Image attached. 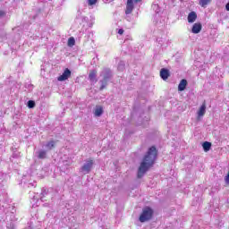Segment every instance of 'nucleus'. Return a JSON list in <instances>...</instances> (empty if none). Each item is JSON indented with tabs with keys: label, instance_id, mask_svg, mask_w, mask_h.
I'll list each match as a JSON object with an SVG mask.
<instances>
[{
	"label": "nucleus",
	"instance_id": "obj_2",
	"mask_svg": "<svg viewBox=\"0 0 229 229\" xmlns=\"http://www.w3.org/2000/svg\"><path fill=\"white\" fill-rule=\"evenodd\" d=\"M100 76L102 80L99 81V83H101L99 90H105V89L108 87V82L112 80V78H114V74L112 73V70L105 68L100 72Z\"/></svg>",
	"mask_w": 229,
	"mask_h": 229
},
{
	"label": "nucleus",
	"instance_id": "obj_13",
	"mask_svg": "<svg viewBox=\"0 0 229 229\" xmlns=\"http://www.w3.org/2000/svg\"><path fill=\"white\" fill-rule=\"evenodd\" d=\"M196 19H198V14L196 12H191L188 14V22L192 23L196 21Z\"/></svg>",
	"mask_w": 229,
	"mask_h": 229
},
{
	"label": "nucleus",
	"instance_id": "obj_16",
	"mask_svg": "<svg viewBox=\"0 0 229 229\" xmlns=\"http://www.w3.org/2000/svg\"><path fill=\"white\" fill-rule=\"evenodd\" d=\"M47 194H49V190L43 188L41 190V193H40V199L41 201H44V198H46L47 196Z\"/></svg>",
	"mask_w": 229,
	"mask_h": 229
},
{
	"label": "nucleus",
	"instance_id": "obj_10",
	"mask_svg": "<svg viewBox=\"0 0 229 229\" xmlns=\"http://www.w3.org/2000/svg\"><path fill=\"white\" fill-rule=\"evenodd\" d=\"M89 80L91 83H98V75L96 71H92L89 74Z\"/></svg>",
	"mask_w": 229,
	"mask_h": 229
},
{
	"label": "nucleus",
	"instance_id": "obj_1",
	"mask_svg": "<svg viewBox=\"0 0 229 229\" xmlns=\"http://www.w3.org/2000/svg\"><path fill=\"white\" fill-rule=\"evenodd\" d=\"M157 155V148L155 146L150 147L138 169V178H142L149 171L150 167L155 165Z\"/></svg>",
	"mask_w": 229,
	"mask_h": 229
},
{
	"label": "nucleus",
	"instance_id": "obj_3",
	"mask_svg": "<svg viewBox=\"0 0 229 229\" xmlns=\"http://www.w3.org/2000/svg\"><path fill=\"white\" fill-rule=\"evenodd\" d=\"M153 208L149 207H145L142 209V213L140 216V223H146L147 221H151L153 219Z\"/></svg>",
	"mask_w": 229,
	"mask_h": 229
},
{
	"label": "nucleus",
	"instance_id": "obj_26",
	"mask_svg": "<svg viewBox=\"0 0 229 229\" xmlns=\"http://www.w3.org/2000/svg\"><path fill=\"white\" fill-rule=\"evenodd\" d=\"M123 33H124V30L120 29V30H118V35H123Z\"/></svg>",
	"mask_w": 229,
	"mask_h": 229
},
{
	"label": "nucleus",
	"instance_id": "obj_23",
	"mask_svg": "<svg viewBox=\"0 0 229 229\" xmlns=\"http://www.w3.org/2000/svg\"><path fill=\"white\" fill-rule=\"evenodd\" d=\"M0 37H1L2 40H4L6 38V32L4 30H2L0 32Z\"/></svg>",
	"mask_w": 229,
	"mask_h": 229
},
{
	"label": "nucleus",
	"instance_id": "obj_14",
	"mask_svg": "<svg viewBox=\"0 0 229 229\" xmlns=\"http://www.w3.org/2000/svg\"><path fill=\"white\" fill-rule=\"evenodd\" d=\"M55 145H56V142H55V140H51L45 145V148L47 151H51V149H53Z\"/></svg>",
	"mask_w": 229,
	"mask_h": 229
},
{
	"label": "nucleus",
	"instance_id": "obj_29",
	"mask_svg": "<svg viewBox=\"0 0 229 229\" xmlns=\"http://www.w3.org/2000/svg\"><path fill=\"white\" fill-rule=\"evenodd\" d=\"M90 35H92V36H93V35H94V33H93V32H89V37H90Z\"/></svg>",
	"mask_w": 229,
	"mask_h": 229
},
{
	"label": "nucleus",
	"instance_id": "obj_17",
	"mask_svg": "<svg viewBox=\"0 0 229 229\" xmlns=\"http://www.w3.org/2000/svg\"><path fill=\"white\" fill-rule=\"evenodd\" d=\"M202 148L204 149V151H210V148H212V143L208 142V141H205L202 144Z\"/></svg>",
	"mask_w": 229,
	"mask_h": 229
},
{
	"label": "nucleus",
	"instance_id": "obj_11",
	"mask_svg": "<svg viewBox=\"0 0 229 229\" xmlns=\"http://www.w3.org/2000/svg\"><path fill=\"white\" fill-rule=\"evenodd\" d=\"M206 112H207V104L205 102H203V104L201 105V106L199 107V109L198 111L199 117H203V115H205Z\"/></svg>",
	"mask_w": 229,
	"mask_h": 229
},
{
	"label": "nucleus",
	"instance_id": "obj_27",
	"mask_svg": "<svg viewBox=\"0 0 229 229\" xmlns=\"http://www.w3.org/2000/svg\"><path fill=\"white\" fill-rule=\"evenodd\" d=\"M225 9H226L227 12H229V2L226 4Z\"/></svg>",
	"mask_w": 229,
	"mask_h": 229
},
{
	"label": "nucleus",
	"instance_id": "obj_15",
	"mask_svg": "<svg viewBox=\"0 0 229 229\" xmlns=\"http://www.w3.org/2000/svg\"><path fill=\"white\" fill-rule=\"evenodd\" d=\"M94 114L96 115V117H101V115H103V107L97 106Z\"/></svg>",
	"mask_w": 229,
	"mask_h": 229
},
{
	"label": "nucleus",
	"instance_id": "obj_4",
	"mask_svg": "<svg viewBox=\"0 0 229 229\" xmlns=\"http://www.w3.org/2000/svg\"><path fill=\"white\" fill-rule=\"evenodd\" d=\"M92 165H94V161L92 160L87 161L81 167L82 173H85V174H89V173L92 171Z\"/></svg>",
	"mask_w": 229,
	"mask_h": 229
},
{
	"label": "nucleus",
	"instance_id": "obj_9",
	"mask_svg": "<svg viewBox=\"0 0 229 229\" xmlns=\"http://www.w3.org/2000/svg\"><path fill=\"white\" fill-rule=\"evenodd\" d=\"M36 154L39 160H44V158H47V150L40 149L36 152Z\"/></svg>",
	"mask_w": 229,
	"mask_h": 229
},
{
	"label": "nucleus",
	"instance_id": "obj_12",
	"mask_svg": "<svg viewBox=\"0 0 229 229\" xmlns=\"http://www.w3.org/2000/svg\"><path fill=\"white\" fill-rule=\"evenodd\" d=\"M185 89H187V80L182 79L178 85V90L179 92H183Z\"/></svg>",
	"mask_w": 229,
	"mask_h": 229
},
{
	"label": "nucleus",
	"instance_id": "obj_24",
	"mask_svg": "<svg viewBox=\"0 0 229 229\" xmlns=\"http://www.w3.org/2000/svg\"><path fill=\"white\" fill-rule=\"evenodd\" d=\"M98 3V0H89L88 4H89V6H92L94 4H96Z\"/></svg>",
	"mask_w": 229,
	"mask_h": 229
},
{
	"label": "nucleus",
	"instance_id": "obj_28",
	"mask_svg": "<svg viewBox=\"0 0 229 229\" xmlns=\"http://www.w3.org/2000/svg\"><path fill=\"white\" fill-rule=\"evenodd\" d=\"M142 0H134V3H140Z\"/></svg>",
	"mask_w": 229,
	"mask_h": 229
},
{
	"label": "nucleus",
	"instance_id": "obj_21",
	"mask_svg": "<svg viewBox=\"0 0 229 229\" xmlns=\"http://www.w3.org/2000/svg\"><path fill=\"white\" fill-rule=\"evenodd\" d=\"M152 10H154L156 13H160V7L157 4H152Z\"/></svg>",
	"mask_w": 229,
	"mask_h": 229
},
{
	"label": "nucleus",
	"instance_id": "obj_19",
	"mask_svg": "<svg viewBox=\"0 0 229 229\" xmlns=\"http://www.w3.org/2000/svg\"><path fill=\"white\" fill-rule=\"evenodd\" d=\"M126 67V64L124 63V61H120L119 64H118V71H124Z\"/></svg>",
	"mask_w": 229,
	"mask_h": 229
},
{
	"label": "nucleus",
	"instance_id": "obj_7",
	"mask_svg": "<svg viewBox=\"0 0 229 229\" xmlns=\"http://www.w3.org/2000/svg\"><path fill=\"white\" fill-rule=\"evenodd\" d=\"M203 26H201V23H194L191 29V32L195 35H198L202 30Z\"/></svg>",
	"mask_w": 229,
	"mask_h": 229
},
{
	"label": "nucleus",
	"instance_id": "obj_25",
	"mask_svg": "<svg viewBox=\"0 0 229 229\" xmlns=\"http://www.w3.org/2000/svg\"><path fill=\"white\" fill-rule=\"evenodd\" d=\"M4 15H6V13H4V11H0V19L4 17Z\"/></svg>",
	"mask_w": 229,
	"mask_h": 229
},
{
	"label": "nucleus",
	"instance_id": "obj_5",
	"mask_svg": "<svg viewBox=\"0 0 229 229\" xmlns=\"http://www.w3.org/2000/svg\"><path fill=\"white\" fill-rule=\"evenodd\" d=\"M71 78V70L66 68L62 75H60L57 80L58 81H65V80H69Z\"/></svg>",
	"mask_w": 229,
	"mask_h": 229
},
{
	"label": "nucleus",
	"instance_id": "obj_8",
	"mask_svg": "<svg viewBox=\"0 0 229 229\" xmlns=\"http://www.w3.org/2000/svg\"><path fill=\"white\" fill-rule=\"evenodd\" d=\"M160 76L162 80L165 81L169 78V76H171V73L167 69L162 68L160 71Z\"/></svg>",
	"mask_w": 229,
	"mask_h": 229
},
{
	"label": "nucleus",
	"instance_id": "obj_6",
	"mask_svg": "<svg viewBox=\"0 0 229 229\" xmlns=\"http://www.w3.org/2000/svg\"><path fill=\"white\" fill-rule=\"evenodd\" d=\"M132 12H133V0H127L125 13L126 15H130V13H131Z\"/></svg>",
	"mask_w": 229,
	"mask_h": 229
},
{
	"label": "nucleus",
	"instance_id": "obj_22",
	"mask_svg": "<svg viewBox=\"0 0 229 229\" xmlns=\"http://www.w3.org/2000/svg\"><path fill=\"white\" fill-rule=\"evenodd\" d=\"M28 108H35V101L33 100H29L27 103Z\"/></svg>",
	"mask_w": 229,
	"mask_h": 229
},
{
	"label": "nucleus",
	"instance_id": "obj_20",
	"mask_svg": "<svg viewBox=\"0 0 229 229\" xmlns=\"http://www.w3.org/2000/svg\"><path fill=\"white\" fill-rule=\"evenodd\" d=\"M74 44H76V39H74L73 37L69 38V39H68L69 47H72V46H74Z\"/></svg>",
	"mask_w": 229,
	"mask_h": 229
},
{
	"label": "nucleus",
	"instance_id": "obj_18",
	"mask_svg": "<svg viewBox=\"0 0 229 229\" xmlns=\"http://www.w3.org/2000/svg\"><path fill=\"white\" fill-rule=\"evenodd\" d=\"M199 4L202 8H207V5L210 4V0H199Z\"/></svg>",
	"mask_w": 229,
	"mask_h": 229
}]
</instances>
